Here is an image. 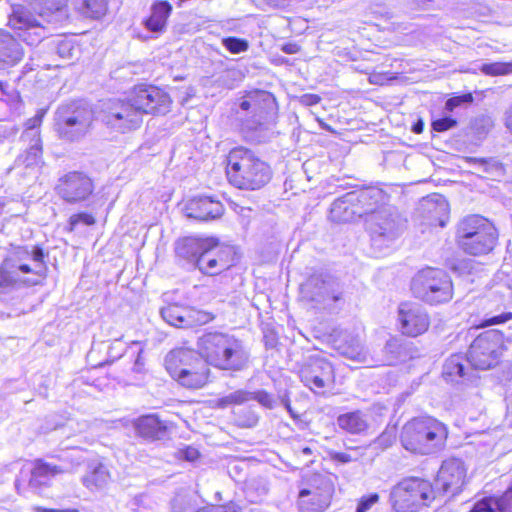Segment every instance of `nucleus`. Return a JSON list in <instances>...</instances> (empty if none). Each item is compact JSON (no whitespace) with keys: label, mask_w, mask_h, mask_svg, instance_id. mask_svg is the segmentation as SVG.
<instances>
[{"label":"nucleus","mask_w":512,"mask_h":512,"mask_svg":"<svg viewBox=\"0 0 512 512\" xmlns=\"http://www.w3.org/2000/svg\"><path fill=\"white\" fill-rule=\"evenodd\" d=\"M43 250L38 246L20 247L0 266V298L22 286L39 284L45 277Z\"/></svg>","instance_id":"obj_1"},{"label":"nucleus","mask_w":512,"mask_h":512,"mask_svg":"<svg viewBox=\"0 0 512 512\" xmlns=\"http://www.w3.org/2000/svg\"><path fill=\"white\" fill-rule=\"evenodd\" d=\"M24 4H13L8 16V27L28 45L40 43L48 34L46 13L59 11L67 0H22Z\"/></svg>","instance_id":"obj_2"},{"label":"nucleus","mask_w":512,"mask_h":512,"mask_svg":"<svg viewBox=\"0 0 512 512\" xmlns=\"http://www.w3.org/2000/svg\"><path fill=\"white\" fill-rule=\"evenodd\" d=\"M226 175L229 183L238 189L258 190L270 181L272 171L253 151L237 147L227 155Z\"/></svg>","instance_id":"obj_3"},{"label":"nucleus","mask_w":512,"mask_h":512,"mask_svg":"<svg viewBox=\"0 0 512 512\" xmlns=\"http://www.w3.org/2000/svg\"><path fill=\"white\" fill-rule=\"evenodd\" d=\"M197 348L206 365L223 370H240L248 361V354L240 340L223 332H208L199 337Z\"/></svg>","instance_id":"obj_4"},{"label":"nucleus","mask_w":512,"mask_h":512,"mask_svg":"<svg viewBox=\"0 0 512 512\" xmlns=\"http://www.w3.org/2000/svg\"><path fill=\"white\" fill-rule=\"evenodd\" d=\"M447 427L432 417H418L408 421L401 430L400 441L411 453L428 455L444 446Z\"/></svg>","instance_id":"obj_5"},{"label":"nucleus","mask_w":512,"mask_h":512,"mask_svg":"<svg viewBox=\"0 0 512 512\" xmlns=\"http://www.w3.org/2000/svg\"><path fill=\"white\" fill-rule=\"evenodd\" d=\"M455 240L464 253L482 256L493 251L498 232L488 219L476 214L468 215L457 224Z\"/></svg>","instance_id":"obj_6"},{"label":"nucleus","mask_w":512,"mask_h":512,"mask_svg":"<svg viewBox=\"0 0 512 512\" xmlns=\"http://www.w3.org/2000/svg\"><path fill=\"white\" fill-rule=\"evenodd\" d=\"M165 367L173 379L190 389L203 387L210 372L199 351L186 348L170 351L165 357Z\"/></svg>","instance_id":"obj_7"},{"label":"nucleus","mask_w":512,"mask_h":512,"mask_svg":"<svg viewBox=\"0 0 512 512\" xmlns=\"http://www.w3.org/2000/svg\"><path fill=\"white\" fill-rule=\"evenodd\" d=\"M93 111L85 104L72 102L60 106L55 113V130L61 139L74 142L91 130Z\"/></svg>","instance_id":"obj_8"},{"label":"nucleus","mask_w":512,"mask_h":512,"mask_svg":"<svg viewBox=\"0 0 512 512\" xmlns=\"http://www.w3.org/2000/svg\"><path fill=\"white\" fill-rule=\"evenodd\" d=\"M415 297L429 303L448 302L453 296L450 277L442 270L426 268L417 273L411 283Z\"/></svg>","instance_id":"obj_9"},{"label":"nucleus","mask_w":512,"mask_h":512,"mask_svg":"<svg viewBox=\"0 0 512 512\" xmlns=\"http://www.w3.org/2000/svg\"><path fill=\"white\" fill-rule=\"evenodd\" d=\"M434 498L430 482L416 478H406L395 485L390 499L398 512H414Z\"/></svg>","instance_id":"obj_10"},{"label":"nucleus","mask_w":512,"mask_h":512,"mask_svg":"<svg viewBox=\"0 0 512 512\" xmlns=\"http://www.w3.org/2000/svg\"><path fill=\"white\" fill-rule=\"evenodd\" d=\"M504 349L503 335L496 330H489L471 343L467 361L479 370L494 368L499 362Z\"/></svg>","instance_id":"obj_11"},{"label":"nucleus","mask_w":512,"mask_h":512,"mask_svg":"<svg viewBox=\"0 0 512 512\" xmlns=\"http://www.w3.org/2000/svg\"><path fill=\"white\" fill-rule=\"evenodd\" d=\"M366 226L374 245L382 246L393 241L404 228V222L392 207L383 206L377 210L365 212Z\"/></svg>","instance_id":"obj_12"},{"label":"nucleus","mask_w":512,"mask_h":512,"mask_svg":"<svg viewBox=\"0 0 512 512\" xmlns=\"http://www.w3.org/2000/svg\"><path fill=\"white\" fill-rule=\"evenodd\" d=\"M102 121L110 130L125 134L138 129L143 118L128 95L125 100L109 101L103 110Z\"/></svg>","instance_id":"obj_13"},{"label":"nucleus","mask_w":512,"mask_h":512,"mask_svg":"<svg viewBox=\"0 0 512 512\" xmlns=\"http://www.w3.org/2000/svg\"><path fill=\"white\" fill-rule=\"evenodd\" d=\"M301 299L315 307H329L341 299L342 290L333 278L322 274L310 276L300 287Z\"/></svg>","instance_id":"obj_14"},{"label":"nucleus","mask_w":512,"mask_h":512,"mask_svg":"<svg viewBox=\"0 0 512 512\" xmlns=\"http://www.w3.org/2000/svg\"><path fill=\"white\" fill-rule=\"evenodd\" d=\"M131 101L144 114L165 115L171 110L172 99L163 89L153 85H138L129 93Z\"/></svg>","instance_id":"obj_15"},{"label":"nucleus","mask_w":512,"mask_h":512,"mask_svg":"<svg viewBox=\"0 0 512 512\" xmlns=\"http://www.w3.org/2000/svg\"><path fill=\"white\" fill-rule=\"evenodd\" d=\"M333 487L323 476L315 475L308 487L300 490L298 507L302 512H323L330 505Z\"/></svg>","instance_id":"obj_16"},{"label":"nucleus","mask_w":512,"mask_h":512,"mask_svg":"<svg viewBox=\"0 0 512 512\" xmlns=\"http://www.w3.org/2000/svg\"><path fill=\"white\" fill-rule=\"evenodd\" d=\"M300 377L303 384L316 394H323L335 381L332 364L321 358H315L303 367Z\"/></svg>","instance_id":"obj_17"},{"label":"nucleus","mask_w":512,"mask_h":512,"mask_svg":"<svg viewBox=\"0 0 512 512\" xmlns=\"http://www.w3.org/2000/svg\"><path fill=\"white\" fill-rule=\"evenodd\" d=\"M208 247L197 257V267L208 275H216L233 264L231 247L219 245L214 239H208Z\"/></svg>","instance_id":"obj_18"},{"label":"nucleus","mask_w":512,"mask_h":512,"mask_svg":"<svg viewBox=\"0 0 512 512\" xmlns=\"http://www.w3.org/2000/svg\"><path fill=\"white\" fill-rule=\"evenodd\" d=\"M398 319L402 333L416 337L427 331L430 319L427 312L417 303H401L398 310Z\"/></svg>","instance_id":"obj_19"},{"label":"nucleus","mask_w":512,"mask_h":512,"mask_svg":"<svg viewBox=\"0 0 512 512\" xmlns=\"http://www.w3.org/2000/svg\"><path fill=\"white\" fill-rule=\"evenodd\" d=\"M466 480V467L462 460L449 458L445 460L437 475V485L452 495L457 494Z\"/></svg>","instance_id":"obj_20"},{"label":"nucleus","mask_w":512,"mask_h":512,"mask_svg":"<svg viewBox=\"0 0 512 512\" xmlns=\"http://www.w3.org/2000/svg\"><path fill=\"white\" fill-rule=\"evenodd\" d=\"M57 188L59 195L67 202L85 200L93 191L91 179L78 172L65 175Z\"/></svg>","instance_id":"obj_21"},{"label":"nucleus","mask_w":512,"mask_h":512,"mask_svg":"<svg viewBox=\"0 0 512 512\" xmlns=\"http://www.w3.org/2000/svg\"><path fill=\"white\" fill-rule=\"evenodd\" d=\"M184 211L188 218L209 221L221 217L224 207L218 200L208 196H201L189 200L185 205Z\"/></svg>","instance_id":"obj_22"},{"label":"nucleus","mask_w":512,"mask_h":512,"mask_svg":"<svg viewBox=\"0 0 512 512\" xmlns=\"http://www.w3.org/2000/svg\"><path fill=\"white\" fill-rule=\"evenodd\" d=\"M25 56V50L14 35L0 29V69L18 65Z\"/></svg>","instance_id":"obj_23"},{"label":"nucleus","mask_w":512,"mask_h":512,"mask_svg":"<svg viewBox=\"0 0 512 512\" xmlns=\"http://www.w3.org/2000/svg\"><path fill=\"white\" fill-rule=\"evenodd\" d=\"M73 467L51 465L42 460H37L30 470L29 488L34 493H41L42 489L49 486L50 478L65 472H72Z\"/></svg>","instance_id":"obj_24"},{"label":"nucleus","mask_w":512,"mask_h":512,"mask_svg":"<svg viewBox=\"0 0 512 512\" xmlns=\"http://www.w3.org/2000/svg\"><path fill=\"white\" fill-rule=\"evenodd\" d=\"M338 427L349 434H364L370 427V416L361 410L340 414L337 417Z\"/></svg>","instance_id":"obj_25"},{"label":"nucleus","mask_w":512,"mask_h":512,"mask_svg":"<svg viewBox=\"0 0 512 512\" xmlns=\"http://www.w3.org/2000/svg\"><path fill=\"white\" fill-rule=\"evenodd\" d=\"M470 512H512V484L499 497H485L477 501Z\"/></svg>","instance_id":"obj_26"},{"label":"nucleus","mask_w":512,"mask_h":512,"mask_svg":"<svg viewBox=\"0 0 512 512\" xmlns=\"http://www.w3.org/2000/svg\"><path fill=\"white\" fill-rule=\"evenodd\" d=\"M253 100H255L256 105L253 106L252 114L256 119L254 124L249 127L251 129L261 125L263 121L268 119L269 114L274 113L275 110V99L268 92L254 91Z\"/></svg>","instance_id":"obj_27"},{"label":"nucleus","mask_w":512,"mask_h":512,"mask_svg":"<svg viewBox=\"0 0 512 512\" xmlns=\"http://www.w3.org/2000/svg\"><path fill=\"white\" fill-rule=\"evenodd\" d=\"M171 10L172 7L167 1H160L154 4L151 16L145 22L147 29L153 32H161L166 26Z\"/></svg>","instance_id":"obj_28"},{"label":"nucleus","mask_w":512,"mask_h":512,"mask_svg":"<svg viewBox=\"0 0 512 512\" xmlns=\"http://www.w3.org/2000/svg\"><path fill=\"white\" fill-rule=\"evenodd\" d=\"M110 481V473L102 463H95L90 466V471L83 477L82 482L90 490L101 489Z\"/></svg>","instance_id":"obj_29"},{"label":"nucleus","mask_w":512,"mask_h":512,"mask_svg":"<svg viewBox=\"0 0 512 512\" xmlns=\"http://www.w3.org/2000/svg\"><path fill=\"white\" fill-rule=\"evenodd\" d=\"M209 241L208 239H198L193 237H187L180 241H178L176 246V253L183 258L186 259H195L197 262V257L201 252L208 247Z\"/></svg>","instance_id":"obj_30"},{"label":"nucleus","mask_w":512,"mask_h":512,"mask_svg":"<svg viewBox=\"0 0 512 512\" xmlns=\"http://www.w3.org/2000/svg\"><path fill=\"white\" fill-rule=\"evenodd\" d=\"M134 428L139 436L154 439L159 436L164 426L155 415H146L134 422Z\"/></svg>","instance_id":"obj_31"},{"label":"nucleus","mask_w":512,"mask_h":512,"mask_svg":"<svg viewBox=\"0 0 512 512\" xmlns=\"http://www.w3.org/2000/svg\"><path fill=\"white\" fill-rule=\"evenodd\" d=\"M107 0H75V8L83 16L99 19L107 12Z\"/></svg>","instance_id":"obj_32"},{"label":"nucleus","mask_w":512,"mask_h":512,"mask_svg":"<svg viewBox=\"0 0 512 512\" xmlns=\"http://www.w3.org/2000/svg\"><path fill=\"white\" fill-rule=\"evenodd\" d=\"M269 485L265 478L251 477L245 484V494L250 502L261 501L268 493Z\"/></svg>","instance_id":"obj_33"},{"label":"nucleus","mask_w":512,"mask_h":512,"mask_svg":"<svg viewBox=\"0 0 512 512\" xmlns=\"http://www.w3.org/2000/svg\"><path fill=\"white\" fill-rule=\"evenodd\" d=\"M464 359L460 355H452L443 366V376L448 381H456L464 376Z\"/></svg>","instance_id":"obj_34"},{"label":"nucleus","mask_w":512,"mask_h":512,"mask_svg":"<svg viewBox=\"0 0 512 512\" xmlns=\"http://www.w3.org/2000/svg\"><path fill=\"white\" fill-rule=\"evenodd\" d=\"M252 400V392L246 390H236L216 400L218 408H226L230 405H241Z\"/></svg>","instance_id":"obj_35"},{"label":"nucleus","mask_w":512,"mask_h":512,"mask_svg":"<svg viewBox=\"0 0 512 512\" xmlns=\"http://www.w3.org/2000/svg\"><path fill=\"white\" fill-rule=\"evenodd\" d=\"M23 142L28 145L25 155L21 157L23 158V163L27 167L37 165L41 161L42 157L41 139H32Z\"/></svg>","instance_id":"obj_36"},{"label":"nucleus","mask_w":512,"mask_h":512,"mask_svg":"<svg viewBox=\"0 0 512 512\" xmlns=\"http://www.w3.org/2000/svg\"><path fill=\"white\" fill-rule=\"evenodd\" d=\"M185 307L177 304L168 305L161 309L160 313L162 318L170 325L182 328L183 326V313Z\"/></svg>","instance_id":"obj_37"},{"label":"nucleus","mask_w":512,"mask_h":512,"mask_svg":"<svg viewBox=\"0 0 512 512\" xmlns=\"http://www.w3.org/2000/svg\"><path fill=\"white\" fill-rule=\"evenodd\" d=\"M480 71L487 76L509 75L512 74V61L484 63L481 65Z\"/></svg>","instance_id":"obj_38"},{"label":"nucleus","mask_w":512,"mask_h":512,"mask_svg":"<svg viewBox=\"0 0 512 512\" xmlns=\"http://www.w3.org/2000/svg\"><path fill=\"white\" fill-rule=\"evenodd\" d=\"M338 350L342 355L352 360L362 362L366 358L359 340L353 339L350 344H341L339 345Z\"/></svg>","instance_id":"obj_39"},{"label":"nucleus","mask_w":512,"mask_h":512,"mask_svg":"<svg viewBox=\"0 0 512 512\" xmlns=\"http://www.w3.org/2000/svg\"><path fill=\"white\" fill-rule=\"evenodd\" d=\"M478 166V169L489 177H498L503 174L502 165L494 159H471Z\"/></svg>","instance_id":"obj_40"},{"label":"nucleus","mask_w":512,"mask_h":512,"mask_svg":"<svg viewBox=\"0 0 512 512\" xmlns=\"http://www.w3.org/2000/svg\"><path fill=\"white\" fill-rule=\"evenodd\" d=\"M42 117L43 115L38 113L25 122V130L20 137L21 141L41 139L39 127L42 122Z\"/></svg>","instance_id":"obj_41"},{"label":"nucleus","mask_w":512,"mask_h":512,"mask_svg":"<svg viewBox=\"0 0 512 512\" xmlns=\"http://www.w3.org/2000/svg\"><path fill=\"white\" fill-rule=\"evenodd\" d=\"M353 214L354 211L349 210L347 202L342 199L334 201L330 210V218L336 222L348 221L352 218Z\"/></svg>","instance_id":"obj_42"},{"label":"nucleus","mask_w":512,"mask_h":512,"mask_svg":"<svg viewBox=\"0 0 512 512\" xmlns=\"http://www.w3.org/2000/svg\"><path fill=\"white\" fill-rule=\"evenodd\" d=\"M222 45L232 54L245 52L249 48V43L247 40L237 37L223 38Z\"/></svg>","instance_id":"obj_43"},{"label":"nucleus","mask_w":512,"mask_h":512,"mask_svg":"<svg viewBox=\"0 0 512 512\" xmlns=\"http://www.w3.org/2000/svg\"><path fill=\"white\" fill-rule=\"evenodd\" d=\"M94 223H95L94 217L88 213L74 214L69 219V225H70L71 231L74 230L77 227V225H79V224L90 226V225H93Z\"/></svg>","instance_id":"obj_44"},{"label":"nucleus","mask_w":512,"mask_h":512,"mask_svg":"<svg viewBox=\"0 0 512 512\" xmlns=\"http://www.w3.org/2000/svg\"><path fill=\"white\" fill-rule=\"evenodd\" d=\"M76 49L69 40H61L57 45V54L63 59H72Z\"/></svg>","instance_id":"obj_45"},{"label":"nucleus","mask_w":512,"mask_h":512,"mask_svg":"<svg viewBox=\"0 0 512 512\" xmlns=\"http://www.w3.org/2000/svg\"><path fill=\"white\" fill-rule=\"evenodd\" d=\"M252 400H256L259 404L268 409H272L275 405L274 398L264 390L252 392Z\"/></svg>","instance_id":"obj_46"},{"label":"nucleus","mask_w":512,"mask_h":512,"mask_svg":"<svg viewBox=\"0 0 512 512\" xmlns=\"http://www.w3.org/2000/svg\"><path fill=\"white\" fill-rule=\"evenodd\" d=\"M191 509V503L185 496L177 495L172 501L173 512H189Z\"/></svg>","instance_id":"obj_47"},{"label":"nucleus","mask_w":512,"mask_h":512,"mask_svg":"<svg viewBox=\"0 0 512 512\" xmlns=\"http://www.w3.org/2000/svg\"><path fill=\"white\" fill-rule=\"evenodd\" d=\"M472 101H473V96L470 93L464 94L461 96H457V97H452L446 101L445 108L448 111H453L454 108L458 107L462 103H470Z\"/></svg>","instance_id":"obj_48"},{"label":"nucleus","mask_w":512,"mask_h":512,"mask_svg":"<svg viewBox=\"0 0 512 512\" xmlns=\"http://www.w3.org/2000/svg\"><path fill=\"white\" fill-rule=\"evenodd\" d=\"M395 437V430L393 428L390 430L387 429L375 440V444L385 449L392 445V443L395 440Z\"/></svg>","instance_id":"obj_49"},{"label":"nucleus","mask_w":512,"mask_h":512,"mask_svg":"<svg viewBox=\"0 0 512 512\" xmlns=\"http://www.w3.org/2000/svg\"><path fill=\"white\" fill-rule=\"evenodd\" d=\"M456 124H457L456 120L449 118V117H445V118H441V119H437V120L433 121L432 127H433V130H435L437 132H444V131H447V130L455 127Z\"/></svg>","instance_id":"obj_50"},{"label":"nucleus","mask_w":512,"mask_h":512,"mask_svg":"<svg viewBox=\"0 0 512 512\" xmlns=\"http://www.w3.org/2000/svg\"><path fill=\"white\" fill-rule=\"evenodd\" d=\"M196 314H198L197 309L185 307L182 328H191L196 326Z\"/></svg>","instance_id":"obj_51"},{"label":"nucleus","mask_w":512,"mask_h":512,"mask_svg":"<svg viewBox=\"0 0 512 512\" xmlns=\"http://www.w3.org/2000/svg\"><path fill=\"white\" fill-rule=\"evenodd\" d=\"M378 500V494H371L368 497H363L358 503L356 512L368 511L375 503H377Z\"/></svg>","instance_id":"obj_52"},{"label":"nucleus","mask_w":512,"mask_h":512,"mask_svg":"<svg viewBox=\"0 0 512 512\" xmlns=\"http://www.w3.org/2000/svg\"><path fill=\"white\" fill-rule=\"evenodd\" d=\"M329 455H330V458L333 461H336V462H339V463H342V464L350 463V462L355 461V460L358 459V456L352 455L349 452H335V451H331L329 453Z\"/></svg>","instance_id":"obj_53"},{"label":"nucleus","mask_w":512,"mask_h":512,"mask_svg":"<svg viewBox=\"0 0 512 512\" xmlns=\"http://www.w3.org/2000/svg\"><path fill=\"white\" fill-rule=\"evenodd\" d=\"M255 105V100H253V92H250L241 100L239 107L242 111H249L252 113L253 106Z\"/></svg>","instance_id":"obj_54"},{"label":"nucleus","mask_w":512,"mask_h":512,"mask_svg":"<svg viewBox=\"0 0 512 512\" xmlns=\"http://www.w3.org/2000/svg\"><path fill=\"white\" fill-rule=\"evenodd\" d=\"M180 456L183 457L187 461H194L198 458L199 452L194 447H186L183 450L179 451Z\"/></svg>","instance_id":"obj_55"},{"label":"nucleus","mask_w":512,"mask_h":512,"mask_svg":"<svg viewBox=\"0 0 512 512\" xmlns=\"http://www.w3.org/2000/svg\"><path fill=\"white\" fill-rule=\"evenodd\" d=\"M213 319L214 316L212 313L203 310H198V314H196V326L207 324Z\"/></svg>","instance_id":"obj_56"},{"label":"nucleus","mask_w":512,"mask_h":512,"mask_svg":"<svg viewBox=\"0 0 512 512\" xmlns=\"http://www.w3.org/2000/svg\"><path fill=\"white\" fill-rule=\"evenodd\" d=\"M257 422L258 416L253 412H249V415L245 420H239V425L242 427H254Z\"/></svg>","instance_id":"obj_57"},{"label":"nucleus","mask_w":512,"mask_h":512,"mask_svg":"<svg viewBox=\"0 0 512 512\" xmlns=\"http://www.w3.org/2000/svg\"><path fill=\"white\" fill-rule=\"evenodd\" d=\"M511 318H512L511 313H505V314H501L499 316H495V317H492V318L486 320V324L487 325L500 324V323L506 322L507 320H509Z\"/></svg>","instance_id":"obj_58"},{"label":"nucleus","mask_w":512,"mask_h":512,"mask_svg":"<svg viewBox=\"0 0 512 512\" xmlns=\"http://www.w3.org/2000/svg\"><path fill=\"white\" fill-rule=\"evenodd\" d=\"M320 100L321 98L315 94H305L301 97V102L307 106L318 104Z\"/></svg>","instance_id":"obj_59"},{"label":"nucleus","mask_w":512,"mask_h":512,"mask_svg":"<svg viewBox=\"0 0 512 512\" xmlns=\"http://www.w3.org/2000/svg\"><path fill=\"white\" fill-rule=\"evenodd\" d=\"M34 512H79L78 509L75 508H67V509H50V508H44L41 506H35L33 508Z\"/></svg>","instance_id":"obj_60"},{"label":"nucleus","mask_w":512,"mask_h":512,"mask_svg":"<svg viewBox=\"0 0 512 512\" xmlns=\"http://www.w3.org/2000/svg\"><path fill=\"white\" fill-rule=\"evenodd\" d=\"M504 125L512 133V105L504 113Z\"/></svg>","instance_id":"obj_61"},{"label":"nucleus","mask_w":512,"mask_h":512,"mask_svg":"<svg viewBox=\"0 0 512 512\" xmlns=\"http://www.w3.org/2000/svg\"><path fill=\"white\" fill-rule=\"evenodd\" d=\"M380 194L381 193L379 191H364V192L360 193L358 200H359V202H365L366 200H368L370 198H375V197L380 196Z\"/></svg>","instance_id":"obj_62"},{"label":"nucleus","mask_w":512,"mask_h":512,"mask_svg":"<svg viewBox=\"0 0 512 512\" xmlns=\"http://www.w3.org/2000/svg\"><path fill=\"white\" fill-rule=\"evenodd\" d=\"M283 51L287 54H295L299 51L297 44L289 43L283 46Z\"/></svg>","instance_id":"obj_63"},{"label":"nucleus","mask_w":512,"mask_h":512,"mask_svg":"<svg viewBox=\"0 0 512 512\" xmlns=\"http://www.w3.org/2000/svg\"><path fill=\"white\" fill-rule=\"evenodd\" d=\"M423 130V123L421 121H419L418 123H416L414 126H413V132L419 134L421 133Z\"/></svg>","instance_id":"obj_64"}]
</instances>
